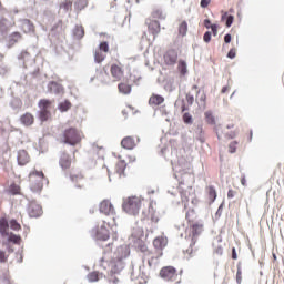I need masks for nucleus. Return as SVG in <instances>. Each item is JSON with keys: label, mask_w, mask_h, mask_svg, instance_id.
I'll use <instances>...</instances> for the list:
<instances>
[{"label": "nucleus", "mask_w": 284, "mask_h": 284, "mask_svg": "<svg viewBox=\"0 0 284 284\" xmlns=\"http://www.w3.org/2000/svg\"><path fill=\"white\" fill-rule=\"evenodd\" d=\"M0 263H8V254H6V251H0Z\"/></svg>", "instance_id": "47"}, {"label": "nucleus", "mask_w": 284, "mask_h": 284, "mask_svg": "<svg viewBox=\"0 0 284 284\" xmlns=\"http://www.w3.org/2000/svg\"><path fill=\"white\" fill-rule=\"evenodd\" d=\"M28 214L31 219H39L43 214V209L37 202H30L28 206Z\"/></svg>", "instance_id": "13"}, {"label": "nucleus", "mask_w": 284, "mask_h": 284, "mask_svg": "<svg viewBox=\"0 0 284 284\" xmlns=\"http://www.w3.org/2000/svg\"><path fill=\"white\" fill-rule=\"evenodd\" d=\"M121 145L124 150H134V148H136V142L134 141V138L126 136L121 141Z\"/></svg>", "instance_id": "20"}, {"label": "nucleus", "mask_w": 284, "mask_h": 284, "mask_svg": "<svg viewBox=\"0 0 284 284\" xmlns=\"http://www.w3.org/2000/svg\"><path fill=\"white\" fill-rule=\"evenodd\" d=\"M242 281H243V272L241 271V266H237L236 283L241 284Z\"/></svg>", "instance_id": "46"}, {"label": "nucleus", "mask_w": 284, "mask_h": 284, "mask_svg": "<svg viewBox=\"0 0 284 284\" xmlns=\"http://www.w3.org/2000/svg\"><path fill=\"white\" fill-rule=\"evenodd\" d=\"M58 108L60 112H68V110L72 108V102L69 100H65L64 102H61Z\"/></svg>", "instance_id": "34"}, {"label": "nucleus", "mask_w": 284, "mask_h": 284, "mask_svg": "<svg viewBox=\"0 0 284 284\" xmlns=\"http://www.w3.org/2000/svg\"><path fill=\"white\" fill-rule=\"evenodd\" d=\"M98 50H100V52H103L104 54H108V52H110V45L108 44V42H101Z\"/></svg>", "instance_id": "42"}, {"label": "nucleus", "mask_w": 284, "mask_h": 284, "mask_svg": "<svg viewBox=\"0 0 284 284\" xmlns=\"http://www.w3.org/2000/svg\"><path fill=\"white\" fill-rule=\"evenodd\" d=\"M160 276L164 281H170L171 283H181V276H179V272L173 266L162 267Z\"/></svg>", "instance_id": "6"}, {"label": "nucleus", "mask_w": 284, "mask_h": 284, "mask_svg": "<svg viewBox=\"0 0 284 284\" xmlns=\"http://www.w3.org/2000/svg\"><path fill=\"white\" fill-rule=\"evenodd\" d=\"M153 245L155 247V252H163V247H165V245H168V239L160 236L156 237L153 241Z\"/></svg>", "instance_id": "21"}, {"label": "nucleus", "mask_w": 284, "mask_h": 284, "mask_svg": "<svg viewBox=\"0 0 284 284\" xmlns=\"http://www.w3.org/2000/svg\"><path fill=\"white\" fill-rule=\"evenodd\" d=\"M73 34L77 37V39H83V37H85V29H83V26H77Z\"/></svg>", "instance_id": "30"}, {"label": "nucleus", "mask_w": 284, "mask_h": 284, "mask_svg": "<svg viewBox=\"0 0 284 284\" xmlns=\"http://www.w3.org/2000/svg\"><path fill=\"white\" fill-rule=\"evenodd\" d=\"M8 242L9 243H14L16 245H21V237L17 234H13V233H8Z\"/></svg>", "instance_id": "35"}, {"label": "nucleus", "mask_w": 284, "mask_h": 284, "mask_svg": "<svg viewBox=\"0 0 284 284\" xmlns=\"http://www.w3.org/2000/svg\"><path fill=\"white\" fill-rule=\"evenodd\" d=\"M203 39H204L205 43H210V41H212V32L206 31L203 36Z\"/></svg>", "instance_id": "49"}, {"label": "nucleus", "mask_w": 284, "mask_h": 284, "mask_svg": "<svg viewBox=\"0 0 284 284\" xmlns=\"http://www.w3.org/2000/svg\"><path fill=\"white\" fill-rule=\"evenodd\" d=\"M232 258L233 261H236V258H239V256L236 255V248H232Z\"/></svg>", "instance_id": "58"}, {"label": "nucleus", "mask_w": 284, "mask_h": 284, "mask_svg": "<svg viewBox=\"0 0 284 284\" xmlns=\"http://www.w3.org/2000/svg\"><path fill=\"white\" fill-rule=\"evenodd\" d=\"M125 168H128V163H125V160H120L115 164V172L120 178L125 176Z\"/></svg>", "instance_id": "22"}, {"label": "nucleus", "mask_w": 284, "mask_h": 284, "mask_svg": "<svg viewBox=\"0 0 284 284\" xmlns=\"http://www.w3.org/2000/svg\"><path fill=\"white\" fill-rule=\"evenodd\" d=\"M89 1H90V0H77V1L74 2V7H75V9H78L79 11L85 10V8H88Z\"/></svg>", "instance_id": "32"}, {"label": "nucleus", "mask_w": 284, "mask_h": 284, "mask_svg": "<svg viewBox=\"0 0 284 284\" xmlns=\"http://www.w3.org/2000/svg\"><path fill=\"white\" fill-rule=\"evenodd\" d=\"M165 101V98L159 94H152L149 99L150 105H161Z\"/></svg>", "instance_id": "23"}, {"label": "nucleus", "mask_w": 284, "mask_h": 284, "mask_svg": "<svg viewBox=\"0 0 284 284\" xmlns=\"http://www.w3.org/2000/svg\"><path fill=\"white\" fill-rule=\"evenodd\" d=\"M180 37H185L187 34V21H182L179 26Z\"/></svg>", "instance_id": "33"}, {"label": "nucleus", "mask_w": 284, "mask_h": 284, "mask_svg": "<svg viewBox=\"0 0 284 284\" xmlns=\"http://www.w3.org/2000/svg\"><path fill=\"white\" fill-rule=\"evenodd\" d=\"M229 59H235L236 58V50L233 48L227 53Z\"/></svg>", "instance_id": "50"}, {"label": "nucleus", "mask_w": 284, "mask_h": 284, "mask_svg": "<svg viewBox=\"0 0 284 284\" xmlns=\"http://www.w3.org/2000/svg\"><path fill=\"white\" fill-rule=\"evenodd\" d=\"M161 256H163V251L146 252L143 256V261H146L149 267H156Z\"/></svg>", "instance_id": "8"}, {"label": "nucleus", "mask_w": 284, "mask_h": 284, "mask_svg": "<svg viewBox=\"0 0 284 284\" xmlns=\"http://www.w3.org/2000/svg\"><path fill=\"white\" fill-rule=\"evenodd\" d=\"M186 220L189 221V223H192V219L190 217V212L186 213Z\"/></svg>", "instance_id": "64"}, {"label": "nucleus", "mask_w": 284, "mask_h": 284, "mask_svg": "<svg viewBox=\"0 0 284 284\" xmlns=\"http://www.w3.org/2000/svg\"><path fill=\"white\" fill-rule=\"evenodd\" d=\"M211 21L209 19L204 20V26L205 28L210 29L211 28Z\"/></svg>", "instance_id": "60"}, {"label": "nucleus", "mask_w": 284, "mask_h": 284, "mask_svg": "<svg viewBox=\"0 0 284 284\" xmlns=\"http://www.w3.org/2000/svg\"><path fill=\"white\" fill-rule=\"evenodd\" d=\"M93 234L98 241H108L110 239V231L105 227V222L93 230Z\"/></svg>", "instance_id": "11"}, {"label": "nucleus", "mask_w": 284, "mask_h": 284, "mask_svg": "<svg viewBox=\"0 0 284 284\" xmlns=\"http://www.w3.org/2000/svg\"><path fill=\"white\" fill-rule=\"evenodd\" d=\"M227 136V139H234L235 136H236V133H231V134H229V135H226Z\"/></svg>", "instance_id": "63"}, {"label": "nucleus", "mask_w": 284, "mask_h": 284, "mask_svg": "<svg viewBox=\"0 0 284 284\" xmlns=\"http://www.w3.org/2000/svg\"><path fill=\"white\" fill-rule=\"evenodd\" d=\"M182 119L186 125H192L194 123V120L192 119V114L190 112H186L182 115Z\"/></svg>", "instance_id": "40"}, {"label": "nucleus", "mask_w": 284, "mask_h": 284, "mask_svg": "<svg viewBox=\"0 0 284 284\" xmlns=\"http://www.w3.org/2000/svg\"><path fill=\"white\" fill-rule=\"evenodd\" d=\"M10 229V224H8V220L6 217L0 219V234L1 236H8V230Z\"/></svg>", "instance_id": "24"}, {"label": "nucleus", "mask_w": 284, "mask_h": 284, "mask_svg": "<svg viewBox=\"0 0 284 284\" xmlns=\"http://www.w3.org/2000/svg\"><path fill=\"white\" fill-rule=\"evenodd\" d=\"M60 139L62 143H67L68 145H79L83 141V133L79 132L77 128L71 126L62 132Z\"/></svg>", "instance_id": "3"}, {"label": "nucleus", "mask_w": 284, "mask_h": 284, "mask_svg": "<svg viewBox=\"0 0 284 284\" xmlns=\"http://www.w3.org/2000/svg\"><path fill=\"white\" fill-rule=\"evenodd\" d=\"M100 267L111 275L109 283L118 284L119 277L114 276V274H120L125 267V263H123V257L119 255L112 256L111 251H105L100 260Z\"/></svg>", "instance_id": "1"}, {"label": "nucleus", "mask_w": 284, "mask_h": 284, "mask_svg": "<svg viewBox=\"0 0 284 284\" xmlns=\"http://www.w3.org/2000/svg\"><path fill=\"white\" fill-rule=\"evenodd\" d=\"M241 184L245 187L247 185V180L245 179V175L241 178Z\"/></svg>", "instance_id": "59"}, {"label": "nucleus", "mask_w": 284, "mask_h": 284, "mask_svg": "<svg viewBox=\"0 0 284 284\" xmlns=\"http://www.w3.org/2000/svg\"><path fill=\"white\" fill-rule=\"evenodd\" d=\"M39 108H40V112H39L40 121L42 122L48 121V119H50V108H52V101L48 99H42L39 101Z\"/></svg>", "instance_id": "7"}, {"label": "nucleus", "mask_w": 284, "mask_h": 284, "mask_svg": "<svg viewBox=\"0 0 284 284\" xmlns=\"http://www.w3.org/2000/svg\"><path fill=\"white\" fill-rule=\"evenodd\" d=\"M20 123L26 125V128H30V125L34 124V115L32 113L27 112L20 116Z\"/></svg>", "instance_id": "18"}, {"label": "nucleus", "mask_w": 284, "mask_h": 284, "mask_svg": "<svg viewBox=\"0 0 284 284\" xmlns=\"http://www.w3.org/2000/svg\"><path fill=\"white\" fill-rule=\"evenodd\" d=\"M99 210L101 214H104L105 216H114L116 214L114 205L110 200H103L100 202Z\"/></svg>", "instance_id": "9"}, {"label": "nucleus", "mask_w": 284, "mask_h": 284, "mask_svg": "<svg viewBox=\"0 0 284 284\" xmlns=\"http://www.w3.org/2000/svg\"><path fill=\"white\" fill-rule=\"evenodd\" d=\"M77 161V156H70L68 152H62L60 154L59 165L63 170H70L72 168V162Z\"/></svg>", "instance_id": "10"}, {"label": "nucleus", "mask_w": 284, "mask_h": 284, "mask_svg": "<svg viewBox=\"0 0 284 284\" xmlns=\"http://www.w3.org/2000/svg\"><path fill=\"white\" fill-rule=\"evenodd\" d=\"M212 3V0H201L200 6L201 8H207Z\"/></svg>", "instance_id": "51"}, {"label": "nucleus", "mask_w": 284, "mask_h": 284, "mask_svg": "<svg viewBox=\"0 0 284 284\" xmlns=\"http://www.w3.org/2000/svg\"><path fill=\"white\" fill-rule=\"evenodd\" d=\"M10 227H11V230H14V232H19V230H21V224H19V222H17V220H11Z\"/></svg>", "instance_id": "43"}, {"label": "nucleus", "mask_w": 284, "mask_h": 284, "mask_svg": "<svg viewBox=\"0 0 284 284\" xmlns=\"http://www.w3.org/2000/svg\"><path fill=\"white\" fill-rule=\"evenodd\" d=\"M226 17V28H232V23H234V16H227V12H225L222 16V19H225Z\"/></svg>", "instance_id": "41"}, {"label": "nucleus", "mask_w": 284, "mask_h": 284, "mask_svg": "<svg viewBox=\"0 0 284 284\" xmlns=\"http://www.w3.org/2000/svg\"><path fill=\"white\" fill-rule=\"evenodd\" d=\"M239 145V142L233 141L229 144V152L231 154H234V152H236V146Z\"/></svg>", "instance_id": "45"}, {"label": "nucleus", "mask_w": 284, "mask_h": 284, "mask_svg": "<svg viewBox=\"0 0 284 284\" xmlns=\"http://www.w3.org/2000/svg\"><path fill=\"white\" fill-rule=\"evenodd\" d=\"M141 205H143V200L139 196H129L123 200L122 210L126 212V214H131L132 216H136L141 210Z\"/></svg>", "instance_id": "4"}, {"label": "nucleus", "mask_w": 284, "mask_h": 284, "mask_svg": "<svg viewBox=\"0 0 284 284\" xmlns=\"http://www.w3.org/2000/svg\"><path fill=\"white\" fill-rule=\"evenodd\" d=\"M204 116H205L206 123H209L210 125H214L216 123V121L214 120V115H212V112L206 111L204 113Z\"/></svg>", "instance_id": "38"}, {"label": "nucleus", "mask_w": 284, "mask_h": 284, "mask_svg": "<svg viewBox=\"0 0 284 284\" xmlns=\"http://www.w3.org/2000/svg\"><path fill=\"white\" fill-rule=\"evenodd\" d=\"M146 26L149 28V32L153 34V37H156V34L161 32V23L156 20H146Z\"/></svg>", "instance_id": "14"}, {"label": "nucleus", "mask_w": 284, "mask_h": 284, "mask_svg": "<svg viewBox=\"0 0 284 284\" xmlns=\"http://www.w3.org/2000/svg\"><path fill=\"white\" fill-rule=\"evenodd\" d=\"M70 180L74 183L78 190H83V187H85V179L83 178V174L70 175Z\"/></svg>", "instance_id": "16"}, {"label": "nucleus", "mask_w": 284, "mask_h": 284, "mask_svg": "<svg viewBox=\"0 0 284 284\" xmlns=\"http://www.w3.org/2000/svg\"><path fill=\"white\" fill-rule=\"evenodd\" d=\"M176 61H179L176 51H168L166 54H164V62L166 65H175Z\"/></svg>", "instance_id": "15"}, {"label": "nucleus", "mask_w": 284, "mask_h": 284, "mask_svg": "<svg viewBox=\"0 0 284 284\" xmlns=\"http://www.w3.org/2000/svg\"><path fill=\"white\" fill-rule=\"evenodd\" d=\"M203 234V224L201 223H193L190 224V233H189V239L191 240L190 246L186 248V254L189 256H194L196 254V241H199V236Z\"/></svg>", "instance_id": "2"}, {"label": "nucleus", "mask_w": 284, "mask_h": 284, "mask_svg": "<svg viewBox=\"0 0 284 284\" xmlns=\"http://www.w3.org/2000/svg\"><path fill=\"white\" fill-rule=\"evenodd\" d=\"M236 192L234 190H229L227 192V199H234Z\"/></svg>", "instance_id": "57"}, {"label": "nucleus", "mask_w": 284, "mask_h": 284, "mask_svg": "<svg viewBox=\"0 0 284 284\" xmlns=\"http://www.w3.org/2000/svg\"><path fill=\"white\" fill-rule=\"evenodd\" d=\"M207 99V97L205 95V93H202L200 95V98L196 99V101H201V103H205V100Z\"/></svg>", "instance_id": "56"}, {"label": "nucleus", "mask_w": 284, "mask_h": 284, "mask_svg": "<svg viewBox=\"0 0 284 284\" xmlns=\"http://www.w3.org/2000/svg\"><path fill=\"white\" fill-rule=\"evenodd\" d=\"M48 90L53 94H63L64 92L63 85L54 81L49 82Z\"/></svg>", "instance_id": "17"}, {"label": "nucleus", "mask_w": 284, "mask_h": 284, "mask_svg": "<svg viewBox=\"0 0 284 284\" xmlns=\"http://www.w3.org/2000/svg\"><path fill=\"white\" fill-rule=\"evenodd\" d=\"M149 219L151 221V223H159V215L156 214V212H154V209H149Z\"/></svg>", "instance_id": "37"}, {"label": "nucleus", "mask_w": 284, "mask_h": 284, "mask_svg": "<svg viewBox=\"0 0 284 284\" xmlns=\"http://www.w3.org/2000/svg\"><path fill=\"white\" fill-rule=\"evenodd\" d=\"M153 19H165V16H163V11L156 9L152 12Z\"/></svg>", "instance_id": "44"}, {"label": "nucleus", "mask_w": 284, "mask_h": 284, "mask_svg": "<svg viewBox=\"0 0 284 284\" xmlns=\"http://www.w3.org/2000/svg\"><path fill=\"white\" fill-rule=\"evenodd\" d=\"M118 90L119 92H121L122 94H130L132 92V87L125 82H121L118 85Z\"/></svg>", "instance_id": "27"}, {"label": "nucleus", "mask_w": 284, "mask_h": 284, "mask_svg": "<svg viewBox=\"0 0 284 284\" xmlns=\"http://www.w3.org/2000/svg\"><path fill=\"white\" fill-rule=\"evenodd\" d=\"M111 77H113L114 81H121L123 79L125 71L123 70V64L121 62L111 64L110 68Z\"/></svg>", "instance_id": "12"}, {"label": "nucleus", "mask_w": 284, "mask_h": 284, "mask_svg": "<svg viewBox=\"0 0 284 284\" xmlns=\"http://www.w3.org/2000/svg\"><path fill=\"white\" fill-rule=\"evenodd\" d=\"M23 28H28L29 32H31V30H34V26L30 23V21L24 22Z\"/></svg>", "instance_id": "52"}, {"label": "nucleus", "mask_w": 284, "mask_h": 284, "mask_svg": "<svg viewBox=\"0 0 284 284\" xmlns=\"http://www.w3.org/2000/svg\"><path fill=\"white\" fill-rule=\"evenodd\" d=\"M232 42V34L227 33L224 36V43H231Z\"/></svg>", "instance_id": "54"}, {"label": "nucleus", "mask_w": 284, "mask_h": 284, "mask_svg": "<svg viewBox=\"0 0 284 284\" xmlns=\"http://www.w3.org/2000/svg\"><path fill=\"white\" fill-rule=\"evenodd\" d=\"M43 181H45L43 171L33 170L29 174V182L32 192H41V190H43Z\"/></svg>", "instance_id": "5"}, {"label": "nucleus", "mask_w": 284, "mask_h": 284, "mask_svg": "<svg viewBox=\"0 0 284 284\" xmlns=\"http://www.w3.org/2000/svg\"><path fill=\"white\" fill-rule=\"evenodd\" d=\"M132 281L134 284H146L148 283V275L143 273L142 275H139L136 277H132Z\"/></svg>", "instance_id": "31"}, {"label": "nucleus", "mask_w": 284, "mask_h": 284, "mask_svg": "<svg viewBox=\"0 0 284 284\" xmlns=\"http://www.w3.org/2000/svg\"><path fill=\"white\" fill-rule=\"evenodd\" d=\"M9 192L13 195L21 194V186H19L18 184H11L9 187Z\"/></svg>", "instance_id": "39"}, {"label": "nucleus", "mask_w": 284, "mask_h": 284, "mask_svg": "<svg viewBox=\"0 0 284 284\" xmlns=\"http://www.w3.org/2000/svg\"><path fill=\"white\" fill-rule=\"evenodd\" d=\"M221 92L222 94H225V92H230V87H223Z\"/></svg>", "instance_id": "61"}, {"label": "nucleus", "mask_w": 284, "mask_h": 284, "mask_svg": "<svg viewBox=\"0 0 284 284\" xmlns=\"http://www.w3.org/2000/svg\"><path fill=\"white\" fill-rule=\"evenodd\" d=\"M129 161H130V163H134V161H136V156L129 155Z\"/></svg>", "instance_id": "62"}, {"label": "nucleus", "mask_w": 284, "mask_h": 284, "mask_svg": "<svg viewBox=\"0 0 284 284\" xmlns=\"http://www.w3.org/2000/svg\"><path fill=\"white\" fill-rule=\"evenodd\" d=\"M178 70L181 74H187V63L184 60H180L178 64Z\"/></svg>", "instance_id": "36"}, {"label": "nucleus", "mask_w": 284, "mask_h": 284, "mask_svg": "<svg viewBox=\"0 0 284 284\" xmlns=\"http://www.w3.org/2000/svg\"><path fill=\"white\" fill-rule=\"evenodd\" d=\"M21 41V33L13 32L9 36V48H12V45H16Z\"/></svg>", "instance_id": "26"}, {"label": "nucleus", "mask_w": 284, "mask_h": 284, "mask_svg": "<svg viewBox=\"0 0 284 284\" xmlns=\"http://www.w3.org/2000/svg\"><path fill=\"white\" fill-rule=\"evenodd\" d=\"M187 110H190V106H186L185 101H182L181 112H187Z\"/></svg>", "instance_id": "55"}, {"label": "nucleus", "mask_w": 284, "mask_h": 284, "mask_svg": "<svg viewBox=\"0 0 284 284\" xmlns=\"http://www.w3.org/2000/svg\"><path fill=\"white\" fill-rule=\"evenodd\" d=\"M210 28H211L214 37H216V34H219V27L216 24H211Z\"/></svg>", "instance_id": "53"}, {"label": "nucleus", "mask_w": 284, "mask_h": 284, "mask_svg": "<svg viewBox=\"0 0 284 284\" xmlns=\"http://www.w3.org/2000/svg\"><path fill=\"white\" fill-rule=\"evenodd\" d=\"M18 163L19 165H28V163H30V155L28 154V151L20 150L18 152Z\"/></svg>", "instance_id": "19"}, {"label": "nucleus", "mask_w": 284, "mask_h": 284, "mask_svg": "<svg viewBox=\"0 0 284 284\" xmlns=\"http://www.w3.org/2000/svg\"><path fill=\"white\" fill-rule=\"evenodd\" d=\"M206 193L209 196V201L214 203L216 201V189L214 186H206Z\"/></svg>", "instance_id": "28"}, {"label": "nucleus", "mask_w": 284, "mask_h": 284, "mask_svg": "<svg viewBox=\"0 0 284 284\" xmlns=\"http://www.w3.org/2000/svg\"><path fill=\"white\" fill-rule=\"evenodd\" d=\"M105 57H106V54L103 51H101L99 49L95 50V52H94L95 63H103V61H105Z\"/></svg>", "instance_id": "29"}, {"label": "nucleus", "mask_w": 284, "mask_h": 284, "mask_svg": "<svg viewBox=\"0 0 284 284\" xmlns=\"http://www.w3.org/2000/svg\"><path fill=\"white\" fill-rule=\"evenodd\" d=\"M186 103H189V105H193L194 104V95H192L191 93H186Z\"/></svg>", "instance_id": "48"}, {"label": "nucleus", "mask_w": 284, "mask_h": 284, "mask_svg": "<svg viewBox=\"0 0 284 284\" xmlns=\"http://www.w3.org/2000/svg\"><path fill=\"white\" fill-rule=\"evenodd\" d=\"M89 283H97V281L103 278V273H99L98 271H93L87 275Z\"/></svg>", "instance_id": "25"}]
</instances>
